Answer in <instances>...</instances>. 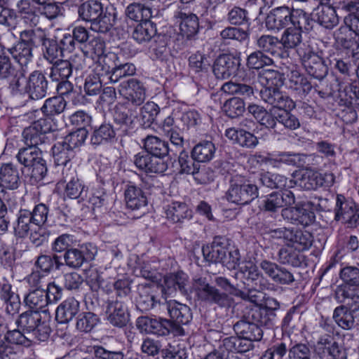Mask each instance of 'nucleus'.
<instances>
[{"instance_id":"28","label":"nucleus","mask_w":359,"mask_h":359,"mask_svg":"<svg viewBox=\"0 0 359 359\" xmlns=\"http://www.w3.org/2000/svg\"><path fill=\"white\" fill-rule=\"evenodd\" d=\"M285 85L301 99L308 95L312 89V86L308 79L296 70L291 71L288 74V80Z\"/></svg>"},{"instance_id":"34","label":"nucleus","mask_w":359,"mask_h":359,"mask_svg":"<svg viewBox=\"0 0 359 359\" xmlns=\"http://www.w3.org/2000/svg\"><path fill=\"white\" fill-rule=\"evenodd\" d=\"M17 12L23 22L30 27L36 26L40 22L37 8L29 0H20L16 4Z\"/></svg>"},{"instance_id":"19","label":"nucleus","mask_w":359,"mask_h":359,"mask_svg":"<svg viewBox=\"0 0 359 359\" xmlns=\"http://www.w3.org/2000/svg\"><path fill=\"white\" fill-rule=\"evenodd\" d=\"M260 97L266 103L273 107L281 109H292L294 102L287 95L280 92L278 88L266 87L260 90Z\"/></svg>"},{"instance_id":"6","label":"nucleus","mask_w":359,"mask_h":359,"mask_svg":"<svg viewBox=\"0 0 359 359\" xmlns=\"http://www.w3.org/2000/svg\"><path fill=\"white\" fill-rule=\"evenodd\" d=\"M16 323L23 331L32 333L39 341H44L49 337L50 327L39 311L23 312L18 316Z\"/></svg>"},{"instance_id":"33","label":"nucleus","mask_w":359,"mask_h":359,"mask_svg":"<svg viewBox=\"0 0 359 359\" xmlns=\"http://www.w3.org/2000/svg\"><path fill=\"white\" fill-rule=\"evenodd\" d=\"M144 148L147 154L163 158L170 151L168 142L154 135H147L143 140Z\"/></svg>"},{"instance_id":"11","label":"nucleus","mask_w":359,"mask_h":359,"mask_svg":"<svg viewBox=\"0 0 359 359\" xmlns=\"http://www.w3.org/2000/svg\"><path fill=\"white\" fill-rule=\"evenodd\" d=\"M13 228L15 235L20 238H24L31 232L30 238L36 246L42 245L46 241V236L41 231L39 234L36 232L38 227L34 224L30 217V211L27 210H20L19 211Z\"/></svg>"},{"instance_id":"59","label":"nucleus","mask_w":359,"mask_h":359,"mask_svg":"<svg viewBox=\"0 0 359 359\" xmlns=\"http://www.w3.org/2000/svg\"><path fill=\"white\" fill-rule=\"evenodd\" d=\"M318 344L319 348L326 349L332 359H348L346 350L330 338L321 339Z\"/></svg>"},{"instance_id":"58","label":"nucleus","mask_w":359,"mask_h":359,"mask_svg":"<svg viewBox=\"0 0 359 359\" xmlns=\"http://www.w3.org/2000/svg\"><path fill=\"white\" fill-rule=\"evenodd\" d=\"M150 57L153 60H164L168 55L165 36L158 35L149 48Z\"/></svg>"},{"instance_id":"41","label":"nucleus","mask_w":359,"mask_h":359,"mask_svg":"<svg viewBox=\"0 0 359 359\" xmlns=\"http://www.w3.org/2000/svg\"><path fill=\"white\" fill-rule=\"evenodd\" d=\"M223 347L229 352L243 353L252 350L253 344L240 336L226 337L222 340Z\"/></svg>"},{"instance_id":"55","label":"nucleus","mask_w":359,"mask_h":359,"mask_svg":"<svg viewBox=\"0 0 359 359\" xmlns=\"http://www.w3.org/2000/svg\"><path fill=\"white\" fill-rule=\"evenodd\" d=\"M297 250L282 248L278 254L280 263L294 267L299 266L303 262V256Z\"/></svg>"},{"instance_id":"24","label":"nucleus","mask_w":359,"mask_h":359,"mask_svg":"<svg viewBox=\"0 0 359 359\" xmlns=\"http://www.w3.org/2000/svg\"><path fill=\"white\" fill-rule=\"evenodd\" d=\"M161 306L167 309L170 317V320L173 324L180 326L181 325H187L192 318L191 309L186 304H181L175 300H170Z\"/></svg>"},{"instance_id":"5","label":"nucleus","mask_w":359,"mask_h":359,"mask_svg":"<svg viewBox=\"0 0 359 359\" xmlns=\"http://www.w3.org/2000/svg\"><path fill=\"white\" fill-rule=\"evenodd\" d=\"M136 325L138 329L158 337H165L170 334L174 336L184 334L182 326L173 324L171 320L165 318H151L148 316H141L137 319Z\"/></svg>"},{"instance_id":"27","label":"nucleus","mask_w":359,"mask_h":359,"mask_svg":"<svg viewBox=\"0 0 359 359\" xmlns=\"http://www.w3.org/2000/svg\"><path fill=\"white\" fill-rule=\"evenodd\" d=\"M66 185L64 190V196L71 199L81 198L83 200L86 197L88 189L79 179L74 170H69V174L64 177Z\"/></svg>"},{"instance_id":"36","label":"nucleus","mask_w":359,"mask_h":359,"mask_svg":"<svg viewBox=\"0 0 359 359\" xmlns=\"http://www.w3.org/2000/svg\"><path fill=\"white\" fill-rule=\"evenodd\" d=\"M276 314L271 310L255 306L250 310L248 318L255 321L259 326L271 327L276 320Z\"/></svg>"},{"instance_id":"22","label":"nucleus","mask_w":359,"mask_h":359,"mask_svg":"<svg viewBox=\"0 0 359 359\" xmlns=\"http://www.w3.org/2000/svg\"><path fill=\"white\" fill-rule=\"evenodd\" d=\"M48 81L39 71L33 72L28 77L25 91L30 98L39 100L44 97L47 93Z\"/></svg>"},{"instance_id":"61","label":"nucleus","mask_w":359,"mask_h":359,"mask_svg":"<svg viewBox=\"0 0 359 359\" xmlns=\"http://www.w3.org/2000/svg\"><path fill=\"white\" fill-rule=\"evenodd\" d=\"M356 36L348 28L341 27L335 36V40L338 46L351 52L358 41Z\"/></svg>"},{"instance_id":"20","label":"nucleus","mask_w":359,"mask_h":359,"mask_svg":"<svg viewBox=\"0 0 359 359\" xmlns=\"http://www.w3.org/2000/svg\"><path fill=\"white\" fill-rule=\"evenodd\" d=\"M229 248V239L222 236H216L211 245L203 247L202 252L207 262L219 263Z\"/></svg>"},{"instance_id":"60","label":"nucleus","mask_w":359,"mask_h":359,"mask_svg":"<svg viewBox=\"0 0 359 359\" xmlns=\"http://www.w3.org/2000/svg\"><path fill=\"white\" fill-rule=\"evenodd\" d=\"M136 68L132 63H121L118 60L115 61L114 69L110 76V83H116L123 77L133 76L135 74Z\"/></svg>"},{"instance_id":"30","label":"nucleus","mask_w":359,"mask_h":359,"mask_svg":"<svg viewBox=\"0 0 359 359\" xmlns=\"http://www.w3.org/2000/svg\"><path fill=\"white\" fill-rule=\"evenodd\" d=\"M118 57L114 53H109L98 58L93 74L99 76L105 83L110 82V76L114 69V63Z\"/></svg>"},{"instance_id":"25","label":"nucleus","mask_w":359,"mask_h":359,"mask_svg":"<svg viewBox=\"0 0 359 359\" xmlns=\"http://www.w3.org/2000/svg\"><path fill=\"white\" fill-rule=\"evenodd\" d=\"M239 271L244 278L252 283L256 291H262L267 287V280L259 271L257 266L251 261H245L239 267Z\"/></svg>"},{"instance_id":"8","label":"nucleus","mask_w":359,"mask_h":359,"mask_svg":"<svg viewBox=\"0 0 359 359\" xmlns=\"http://www.w3.org/2000/svg\"><path fill=\"white\" fill-rule=\"evenodd\" d=\"M193 288L202 300L216 304L221 307H230L233 304V299L231 297L210 285L205 278H194Z\"/></svg>"},{"instance_id":"7","label":"nucleus","mask_w":359,"mask_h":359,"mask_svg":"<svg viewBox=\"0 0 359 359\" xmlns=\"http://www.w3.org/2000/svg\"><path fill=\"white\" fill-rule=\"evenodd\" d=\"M271 237L283 239L288 246L299 251L308 250L312 245V236L306 231L294 228H278L271 231Z\"/></svg>"},{"instance_id":"49","label":"nucleus","mask_w":359,"mask_h":359,"mask_svg":"<svg viewBox=\"0 0 359 359\" xmlns=\"http://www.w3.org/2000/svg\"><path fill=\"white\" fill-rule=\"evenodd\" d=\"M66 101L61 96H55L47 99L41 107V111L47 116L57 115L64 111Z\"/></svg>"},{"instance_id":"18","label":"nucleus","mask_w":359,"mask_h":359,"mask_svg":"<svg viewBox=\"0 0 359 359\" xmlns=\"http://www.w3.org/2000/svg\"><path fill=\"white\" fill-rule=\"evenodd\" d=\"M134 163L137 168L146 172L163 173L168 169V164L163 159L145 153L136 154Z\"/></svg>"},{"instance_id":"57","label":"nucleus","mask_w":359,"mask_h":359,"mask_svg":"<svg viewBox=\"0 0 359 359\" xmlns=\"http://www.w3.org/2000/svg\"><path fill=\"white\" fill-rule=\"evenodd\" d=\"M55 163L57 165H66L74 156L72 149L62 142H58L52 147Z\"/></svg>"},{"instance_id":"29","label":"nucleus","mask_w":359,"mask_h":359,"mask_svg":"<svg viewBox=\"0 0 359 359\" xmlns=\"http://www.w3.org/2000/svg\"><path fill=\"white\" fill-rule=\"evenodd\" d=\"M233 330L237 335L250 341H260L263 332L255 321L241 320L233 325Z\"/></svg>"},{"instance_id":"56","label":"nucleus","mask_w":359,"mask_h":359,"mask_svg":"<svg viewBox=\"0 0 359 359\" xmlns=\"http://www.w3.org/2000/svg\"><path fill=\"white\" fill-rule=\"evenodd\" d=\"M25 304L33 311H39L48 304L45 290H31L25 297Z\"/></svg>"},{"instance_id":"62","label":"nucleus","mask_w":359,"mask_h":359,"mask_svg":"<svg viewBox=\"0 0 359 359\" xmlns=\"http://www.w3.org/2000/svg\"><path fill=\"white\" fill-rule=\"evenodd\" d=\"M65 264L72 269H79L86 261L83 252L78 248H72L63 255Z\"/></svg>"},{"instance_id":"4","label":"nucleus","mask_w":359,"mask_h":359,"mask_svg":"<svg viewBox=\"0 0 359 359\" xmlns=\"http://www.w3.org/2000/svg\"><path fill=\"white\" fill-rule=\"evenodd\" d=\"M43 152H46L45 148L27 147L20 149L16 156L20 163L32 168L31 176L35 181L41 180L47 173L46 163L43 157Z\"/></svg>"},{"instance_id":"50","label":"nucleus","mask_w":359,"mask_h":359,"mask_svg":"<svg viewBox=\"0 0 359 359\" xmlns=\"http://www.w3.org/2000/svg\"><path fill=\"white\" fill-rule=\"evenodd\" d=\"M115 135V131L111 125L109 123L102 124L99 128L95 129L90 141L94 145H100L114 139Z\"/></svg>"},{"instance_id":"1","label":"nucleus","mask_w":359,"mask_h":359,"mask_svg":"<svg viewBox=\"0 0 359 359\" xmlns=\"http://www.w3.org/2000/svg\"><path fill=\"white\" fill-rule=\"evenodd\" d=\"M335 299L342 304L337 306L332 319L344 330H352L359 325V288L339 285L335 291Z\"/></svg>"},{"instance_id":"2","label":"nucleus","mask_w":359,"mask_h":359,"mask_svg":"<svg viewBox=\"0 0 359 359\" xmlns=\"http://www.w3.org/2000/svg\"><path fill=\"white\" fill-rule=\"evenodd\" d=\"M308 14L301 8H290L287 6H278L273 9L265 20V25L268 30L278 32L285 28L289 24L302 25L304 16Z\"/></svg>"},{"instance_id":"52","label":"nucleus","mask_w":359,"mask_h":359,"mask_svg":"<svg viewBox=\"0 0 359 359\" xmlns=\"http://www.w3.org/2000/svg\"><path fill=\"white\" fill-rule=\"evenodd\" d=\"M245 110L244 101L237 97L227 100L222 106V111L231 118L241 116Z\"/></svg>"},{"instance_id":"15","label":"nucleus","mask_w":359,"mask_h":359,"mask_svg":"<svg viewBox=\"0 0 359 359\" xmlns=\"http://www.w3.org/2000/svg\"><path fill=\"white\" fill-rule=\"evenodd\" d=\"M334 219L347 224L350 227L356 225L359 220V210L352 201L346 200L343 195L338 194L336 197Z\"/></svg>"},{"instance_id":"40","label":"nucleus","mask_w":359,"mask_h":359,"mask_svg":"<svg viewBox=\"0 0 359 359\" xmlns=\"http://www.w3.org/2000/svg\"><path fill=\"white\" fill-rule=\"evenodd\" d=\"M180 19V29L181 34L187 38L195 35L198 29V18L195 14H187L183 12H178L176 15Z\"/></svg>"},{"instance_id":"48","label":"nucleus","mask_w":359,"mask_h":359,"mask_svg":"<svg viewBox=\"0 0 359 359\" xmlns=\"http://www.w3.org/2000/svg\"><path fill=\"white\" fill-rule=\"evenodd\" d=\"M159 112L158 106L154 102H147L137 112V120L142 126H149Z\"/></svg>"},{"instance_id":"16","label":"nucleus","mask_w":359,"mask_h":359,"mask_svg":"<svg viewBox=\"0 0 359 359\" xmlns=\"http://www.w3.org/2000/svg\"><path fill=\"white\" fill-rule=\"evenodd\" d=\"M295 203V196L292 191L288 189L280 192H273L263 201L261 208L266 212H275L285 206H290Z\"/></svg>"},{"instance_id":"23","label":"nucleus","mask_w":359,"mask_h":359,"mask_svg":"<svg viewBox=\"0 0 359 359\" xmlns=\"http://www.w3.org/2000/svg\"><path fill=\"white\" fill-rule=\"evenodd\" d=\"M239 62L233 56L223 54L216 59L213 65V72L217 78L226 79L236 74Z\"/></svg>"},{"instance_id":"47","label":"nucleus","mask_w":359,"mask_h":359,"mask_svg":"<svg viewBox=\"0 0 359 359\" xmlns=\"http://www.w3.org/2000/svg\"><path fill=\"white\" fill-rule=\"evenodd\" d=\"M22 137L24 142L27 147L45 148L46 150V143L48 142L47 137L45 135L37 132L34 128L31 126L23 130Z\"/></svg>"},{"instance_id":"31","label":"nucleus","mask_w":359,"mask_h":359,"mask_svg":"<svg viewBox=\"0 0 359 359\" xmlns=\"http://www.w3.org/2000/svg\"><path fill=\"white\" fill-rule=\"evenodd\" d=\"M80 303L71 297L63 301L57 308L55 319L60 323H67L79 313Z\"/></svg>"},{"instance_id":"45","label":"nucleus","mask_w":359,"mask_h":359,"mask_svg":"<svg viewBox=\"0 0 359 359\" xmlns=\"http://www.w3.org/2000/svg\"><path fill=\"white\" fill-rule=\"evenodd\" d=\"M32 48L25 43H18L8 50L20 66L26 67L32 61Z\"/></svg>"},{"instance_id":"26","label":"nucleus","mask_w":359,"mask_h":359,"mask_svg":"<svg viewBox=\"0 0 359 359\" xmlns=\"http://www.w3.org/2000/svg\"><path fill=\"white\" fill-rule=\"evenodd\" d=\"M164 210L166 218L172 223H183L192 217V210L182 201H172Z\"/></svg>"},{"instance_id":"13","label":"nucleus","mask_w":359,"mask_h":359,"mask_svg":"<svg viewBox=\"0 0 359 359\" xmlns=\"http://www.w3.org/2000/svg\"><path fill=\"white\" fill-rule=\"evenodd\" d=\"M281 216L288 223L302 226H309L315 218L309 203H299L295 207L283 208Z\"/></svg>"},{"instance_id":"37","label":"nucleus","mask_w":359,"mask_h":359,"mask_svg":"<svg viewBox=\"0 0 359 359\" xmlns=\"http://www.w3.org/2000/svg\"><path fill=\"white\" fill-rule=\"evenodd\" d=\"M317 22L326 29H332L339 23V18L334 8L323 5L316 10Z\"/></svg>"},{"instance_id":"43","label":"nucleus","mask_w":359,"mask_h":359,"mask_svg":"<svg viewBox=\"0 0 359 359\" xmlns=\"http://www.w3.org/2000/svg\"><path fill=\"white\" fill-rule=\"evenodd\" d=\"M137 109L130 104L118 105L114 109V121L119 124H131L137 118Z\"/></svg>"},{"instance_id":"35","label":"nucleus","mask_w":359,"mask_h":359,"mask_svg":"<svg viewBox=\"0 0 359 359\" xmlns=\"http://www.w3.org/2000/svg\"><path fill=\"white\" fill-rule=\"evenodd\" d=\"M125 200L127 207L131 210H140L144 208L147 203V197L142 190L133 184L127 185Z\"/></svg>"},{"instance_id":"32","label":"nucleus","mask_w":359,"mask_h":359,"mask_svg":"<svg viewBox=\"0 0 359 359\" xmlns=\"http://www.w3.org/2000/svg\"><path fill=\"white\" fill-rule=\"evenodd\" d=\"M20 184L19 171L11 163L3 164L0 168V184L1 187L15 189Z\"/></svg>"},{"instance_id":"12","label":"nucleus","mask_w":359,"mask_h":359,"mask_svg":"<svg viewBox=\"0 0 359 359\" xmlns=\"http://www.w3.org/2000/svg\"><path fill=\"white\" fill-rule=\"evenodd\" d=\"M53 65L50 68L49 77L53 81L67 80L72 75L73 69H82L85 62L83 56L74 55L70 60H57L50 62Z\"/></svg>"},{"instance_id":"64","label":"nucleus","mask_w":359,"mask_h":359,"mask_svg":"<svg viewBox=\"0 0 359 359\" xmlns=\"http://www.w3.org/2000/svg\"><path fill=\"white\" fill-rule=\"evenodd\" d=\"M94 354L99 359H125L126 355L122 349H113L102 346H94Z\"/></svg>"},{"instance_id":"14","label":"nucleus","mask_w":359,"mask_h":359,"mask_svg":"<svg viewBox=\"0 0 359 359\" xmlns=\"http://www.w3.org/2000/svg\"><path fill=\"white\" fill-rule=\"evenodd\" d=\"M118 92L134 107L142 105L146 100L145 88L137 79L132 78L121 83Z\"/></svg>"},{"instance_id":"17","label":"nucleus","mask_w":359,"mask_h":359,"mask_svg":"<svg viewBox=\"0 0 359 359\" xmlns=\"http://www.w3.org/2000/svg\"><path fill=\"white\" fill-rule=\"evenodd\" d=\"M106 314L109 323L117 327H125L130 320L126 304L121 300L108 301Z\"/></svg>"},{"instance_id":"10","label":"nucleus","mask_w":359,"mask_h":359,"mask_svg":"<svg viewBox=\"0 0 359 359\" xmlns=\"http://www.w3.org/2000/svg\"><path fill=\"white\" fill-rule=\"evenodd\" d=\"M299 22H302L301 20ZM304 22L302 25H292L291 27H287L281 35L280 40V45L285 49H294L301 47L302 43L303 32H309L313 29L315 21L310 17L308 13L304 16Z\"/></svg>"},{"instance_id":"51","label":"nucleus","mask_w":359,"mask_h":359,"mask_svg":"<svg viewBox=\"0 0 359 359\" xmlns=\"http://www.w3.org/2000/svg\"><path fill=\"white\" fill-rule=\"evenodd\" d=\"M42 46L44 58L50 63L59 60L60 57L64 56L59 42L54 39L46 37L43 41Z\"/></svg>"},{"instance_id":"38","label":"nucleus","mask_w":359,"mask_h":359,"mask_svg":"<svg viewBox=\"0 0 359 359\" xmlns=\"http://www.w3.org/2000/svg\"><path fill=\"white\" fill-rule=\"evenodd\" d=\"M157 36L156 25L149 20L138 24L132 33L133 39L138 43L149 41Z\"/></svg>"},{"instance_id":"63","label":"nucleus","mask_w":359,"mask_h":359,"mask_svg":"<svg viewBox=\"0 0 359 359\" xmlns=\"http://www.w3.org/2000/svg\"><path fill=\"white\" fill-rule=\"evenodd\" d=\"M272 63L273 60L269 56L258 50L252 53L247 60L248 67L255 69H259L264 66L271 65Z\"/></svg>"},{"instance_id":"21","label":"nucleus","mask_w":359,"mask_h":359,"mask_svg":"<svg viewBox=\"0 0 359 359\" xmlns=\"http://www.w3.org/2000/svg\"><path fill=\"white\" fill-rule=\"evenodd\" d=\"M188 283L189 277L182 271L168 274L163 278V291L169 295L177 292L186 295L188 294Z\"/></svg>"},{"instance_id":"39","label":"nucleus","mask_w":359,"mask_h":359,"mask_svg":"<svg viewBox=\"0 0 359 359\" xmlns=\"http://www.w3.org/2000/svg\"><path fill=\"white\" fill-rule=\"evenodd\" d=\"M215 150V146L211 141L204 140L194 147L191 156L197 162H209L214 157Z\"/></svg>"},{"instance_id":"44","label":"nucleus","mask_w":359,"mask_h":359,"mask_svg":"<svg viewBox=\"0 0 359 359\" xmlns=\"http://www.w3.org/2000/svg\"><path fill=\"white\" fill-rule=\"evenodd\" d=\"M103 8L101 3L96 1H89L82 4L79 8V16L86 21L96 20L102 14Z\"/></svg>"},{"instance_id":"9","label":"nucleus","mask_w":359,"mask_h":359,"mask_svg":"<svg viewBox=\"0 0 359 359\" xmlns=\"http://www.w3.org/2000/svg\"><path fill=\"white\" fill-rule=\"evenodd\" d=\"M302 64L307 73L313 78L322 80L327 74L328 69L323 59L306 43L297 49Z\"/></svg>"},{"instance_id":"54","label":"nucleus","mask_w":359,"mask_h":359,"mask_svg":"<svg viewBox=\"0 0 359 359\" xmlns=\"http://www.w3.org/2000/svg\"><path fill=\"white\" fill-rule=\"evenodd\" d=\"M98 316L92 312H83L77 317L76 327L82 332H90L98 324Z\"/></svg>"},{"instance_id":"53","label":"nucleus","mask_w":359,"mask_h":359,"mask_svg":"<svg viewBox=\"0 0 359 359\" xmlns=\"http://www.w3.org/2000/svg\"><path fill=\"white\" fill-rule=\"evenodd\" d=\"M126 15L131 20L137 22H144L151 17L150 8L140 4H131L126 10Z\"/></svg>"},{"instance_id":"3","label":"nucleus","mask_w":359,"mask_h":359,"mask_svg":"<svg viewBox=\"0 0 359 359\" xmlns=\"http://www.w3.org/2000/svg\"><path fill=\"white\" fill-rule=\"evenodd\" d=\"M258 187L250 180L241 175H235L229 182L226 192L228 201L238 205H247L258 197Z\"/></svg>"},{"instance_id":"46","label":"nucleus","mask_w":359,"mask_h":359,"mask_svg":"<svg viewBox=\"0 0 359 359\" xmlns=\"http://www.w3.org/2000/svg\"><path fill=\"white\" fill-rule=\"evenodd\" d=\"M63 265L64 264L60 261V257L57 255L53 256L41 255L35 262V266L45 273L60 270Z\"/></svg>"},{"instance_id":"42","label":"nucleus","mask_w":359,"mask_h":359,"mask_svg":"<svg viewBox=\"0 0 359 359\" xmlns=\"http://www.w3.org/2000/svg\"><path fill=\"white\" fill-rule=\"evenodd\" d=\"M258 50L272 56L279 55L281 50L280 40L277 36L264 34L257 39Z\"/></svg>"}]
</instances>
